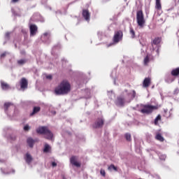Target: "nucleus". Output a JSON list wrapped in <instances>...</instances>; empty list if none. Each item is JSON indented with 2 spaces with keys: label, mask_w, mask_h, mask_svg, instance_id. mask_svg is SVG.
Returning a JSON list of instances; mask_svg holds the SVG:
<instances>
[{
  "label": "nucleus",
  "mask_w": 179,
  "mask_h": 179,
  "mask_svg": "<svg viewBox=\"0 0 179 179\" xmlns=\"http://www.w3.org/2000/svg\"><path fill=\"white\" fill-rule=\"evenodd\" d=\"M5 113L10 111V110H15V105L10 102H6L3 106Z\"/></svg>",
  "instance_id": "6e6552de"
},
{
  "label": "nucleus",
  "mask_w": 179,
  "mask_h": 179,
  "mask_svg": "<svg viewBox=\"0 0 179 179\" xmlns=\"http://www.w3.org/2000/svg\"><path fill=\"white\" fill-rule=\"evenodd\" d=\"M124 37V32L121 30H118L115 31V34L113 38V41L115 44H118L120 41H122V38Z\"/></svg>",
  "instance_id": "39448f33"
},
{
  "label": "nucleus",
  "mask_w": 179,
  "mask_h": 179,
  "mask_svg": "<svg viewBox=\"0 0 179 179\" xmlns=\"http://www.w3.org/2000/svg\"><path fill=\"white\" fill-rule=\"evenodd\" d=\"M164 113H167V110H164Z\"/></svg>",
  "instance_id": "ea45409f"
},
{
  "label": "nucleus",
  "mask_w": 179,
  "mask_h": 179,
  "mask_svg": "<svg viewBox=\"0 0 179 179\" xmlns=\"http://www.w3.org/2000/svg\"><path fill=\"white\" fill-rule=\"evenodd\" d=\"M171 75H172V76H179V67L173 69Z\"/></svg>",
  "instance_id": "6ab92c4d"
},
{
  "label": "nucleus",
  "mask_w": 179,
  "mask_h": 179,
  "mask_svg": "<svg viewBox=\"0 0 179 179\" xmlns=\"http://www.w3.org/2000/svg\"><path fill=\"white\" fill-rule=\"evenodd\" d=\"M70 162H71V164H72L73 166H75V167H80L81 166L80 162H78V157L76 156H72L70 158Z\"/></svg>",
  "instance_id": "1a4fd4ad"
},
{
  "label": "nucleus",
  "mask_w": 179,
  "mask_h": 179,
  "mask_svg": "<svg viewBox=\"0 0 179 179\" xmlns=\"http://www.w3.org/2000/svg\"><path fill=\"white\" fill-rule=\"evenodd\" d=\"M143 87H149L150 86V78H145L143 83Z\"/></svg>",
  "instance_id": "dca6fc26"
},
{
  "label": "nucleus",
  "mask_w": 179,
  "mask_h": 179,
  "mask_svg": "<svg viewBox=\"0 0 179 179\" xmlns=\"http://www.w3.org/2000/svg\"><path fill=\"white\" fill-rule=\"evenodd\" d=\"M155 9L162 10V0H155Z\"/></svg>",
  "instance_id": "f3484780"
},
{
  "label": "nucleus",
  "mask_w": 179,
  "mask_h": 179,
  "mask_svg": "<svg viewBox=\"0 0 179 179\" xmlns=\"http://www.w3.org/2000/svg\"><path fill=\"white\" fill-rule=\"evenodd\" d=\"M155 139H157V141H159V142H164V138L160 134H157L156 135Z\"/></svg>",
  "instance_id": "412c9836"
},
{
  "label": "nucleus",
  "mask_w": 179,
  "mask_h": 179,
  "mask_svg": "<svg viewBox=\"0 0 179 179\" xmlns=\"http://www.w3.org/2000/svg\"><path fill=\"white\" fill-rule=\"evenodd\" d=\"M11 2L13 3H16V2H19V0H12Z\"/></svg>",
  "instance_id": "e433bc0d"
},
{
  "label": "nucleus",
  "mask_w": 179,
  "mask_h": 179,
  "mask_svg": "<svg viewBox=\"0 0 179 179\" xmlns=\"http://www.w3.org/2000/svg\"><path fill=\"white\" fill-rule=\"evenodd\" d=\"M100 173L103 177H106V171H104V169H101Z\"/></svg>",
  "instance_id": "c85d7f7f"
},
{
  "label": "nucleus",
  "mask_w": 179,
  "mask_h": 179,
  "mask_svg": "<svg viewBox=\"0 0 179 179\" xmlns=\"http://www.w3.org/2000/svg\"><path fill=\"white\" fill-rule=\"evenodd\" d=\"M143 108L141 109L140 112L142 114H152L155 110H159V106H152L150 104H145L142 106Z\"/></svg>",
  "instance_id": "7ed1b4c3"
},
{
  "label": "nucleus",
  "mask_w": 179,
  "mask_h": 179,
  "mask_svg": "<svg viewBox=\"0 0 179 179\" xmlns=\"http://www.w3.org/2000/svg\"><path fill=\"white\" fill-rule=\"evenodd\" d=\"M134 93V97H135V94H136V92H135V91H133Z\"/></svg>",
  "instance_id": "58836bf2"
},
{
  "label": "nucleus",
  "mask_w": 179,
  "mask_h": 179,
  "mask_svg": "<svg viewBox=\"0 0 179 179\" xmlns=\"http://www.w3.org/2000/svg\"><path fill=\"white\" fill-rule=\"evenodd\" d=\"M41 108L40 106H35L33 108L32 113H30V117H33V115H36L38 113H40Z\"/></svg>",
  "instance_id": "ddd939ff"
},
{
  "label": "nucleus",
  "mask_w": 179,
  "mask_h": 179,
  "mask_svg": "<svg viewBox=\"0 0 179 179\" xmlns=\"http://www.w3.org/2000/svg\"><path fill=\"white\" fill-rule=\"evenodd\" d=\"M150 62V57H149V55H147L145 58H144V65L145 66H148L149 62Z\"/></svg>",
  "instance_id": "393cba45"
},
{
  "label": "nucleus",
  "mask_w": 179,
  "mask_h": 179,
  "mask_svg": "<svg viewBox=\"0 0 179 179\" xmlns=\"http://www.w3.org/2000/svg\"><path fill=\"white\" fill-rule=\"evenodd\" d=\"M50 150H51V146H50V145L45 143V146H44V149H43L44 153H48V152H50Z\"/></svg>",
  "instance_id": "4be33fe9"
},
{
  "label": "nucleus",
  "mask_w": 179,
  "mask_h": 179,
  "mask_svg": "<svg viewBox=\"0 0 179 179\" xmlns=\"http://www.w3.org/2000/svg\"><path fill=\"white\" fill-rule=\"evenodd\" d=\"M124 138L127 142H131L132 141V138L131 137V134L127 133L124 134Z\"/></svg>",
  "instance_id": "b1692460"
},
{
  "label": "nucleus",
  "mask_w": 179,
  "mask_h": 179,
  "mask_svg": "<svg viewBox=\"0 0 179 179\" xmlns=\"http://www.w3.org/2000/svg\"><path fill=\"white\" fill-rule=\"evenodd\" d=\"M159 121H162V115H158L157 117L155 119V125H157L159 124Z\"/></svg>",
  "instance_id": "5701e85b"
},
{
  "label": "nucleus",
  "mask_w": 179,
  "mask_h": 179,
  "mask_svg": "<svg viewBox=\"0 0 179 179\" xmlns=\"http://www.w3.org/2000/svg\"><path fill=\"white\" fill-rule=\"evenodd\" d=\"M130 34L131 36V38H135V31L132 28H130Z\"/></svg>",
  "instance_id": "cd10ccee"
},
{
  "label": "nucleus",
  "mask_w": 179,
  "mask_h": 179,
  "mask_svg": "<svg viewBox=\"0 0 179 179\" xmlns=\"http://www.w3.org/2000/svg\"><path fill=\"white\" fill-rule=\"evenodd\" d=\"M136 22L138 26L141 28L145 26V23H146V21L145 20V16L143 15V11L142 10H138L136 12Z\"/></svg>",
  "instance_id": "20e7f679"
},
{
  "label": "nucleus",
  "mask_w": 179,
  "mask_h": 179,
  "mask_svg": "<svg viewBox=\"0 0 179 179\" xmlns=\"http://www.w3.org/2000/svg\"><path fill=\"white\" fill-rule=\"evenodd\" d=\"M161 159H162V160H166V155H162Z\"/></svg>",
  "instance_id": "c9c22d12"
},
{
  "label": "nucleus",
  "mask_w": 179,
  "mask_h": 179,
  "mask_svg": "<svg viewBox=\"0 0 179 179\" xmlns=\"http://www.w3.org/2000/svg\"><path fill=\"white\" fill-rule=\"evenodd\" d=\"M21 89H27V86L29 85V82L25 78H22L20 82Z\"/></svg>",
  "instance_id": "9b49d317"
},
{
  "label": "nucleus",
  "mask_w": 179,
  "mask_h": 179,
  "mask_svg": "<svg viewBox=\"0 0 179 179\" xmlns=\"http://www.w3.org/2000/svg\"><path fill=\"white\" fill-rule=\"evenodd\" d=\"M46 78L51 80V79H52V76H51V75L46 76Z\"/></svg>",
  "instance_id": "72a5a7b5"
},
{
  "label": "nucleus",
  "mask_w": 179,
  "mask_h": 179,
  "mask_svg": "<svg viewBox=\"0 0 179 179\" xmlns=\"http://www.w3.org/2000/svg\"><path fill=\"white\" fill-rule=\"evenodd\" d=\"M83 16L87 22H89V20H90V13L89 12V10H83Z\"/></svg>",
  "instance_id": "f8f14e48"
},
{
  "label": "nucleus",
  "mask_w": 179,
  "mask_h": 179,
  "mask_svg": "<svg viewBox=\"0 0 179 179\" xmlns=\"http://www.w3.org/2000/svg\"><path fill=\"white\" fill-rule=\"evenodd\" d=\"M160 41H162V38L157 37L152 41V45H153V44L154 45H157L160 44Z\"/></svg>",
  "instance_id": "aec40b11"
},
{
  "label": "nucleus",
  "mask_w": 179,
  "mask_h": 179,
  "mask_svg": "<svg viewBox=\"0 0 179 179\" xmlns=\"http://www.w3.org/2000/svg\"><path fill=\"white\" fill-rule=\"evenodd\" d=\"M178 2H179V0H178Z\"/></svg>",
  "instance_id": "a19ab883"
},
{
  "label": "nucleus",
  "mask_w": 179,
  "mask_h": 179,
  "mask_svg": "<svg viewBox=\"0 0 179 179\" xmlns=\"http://www.w3.org/2000/svg\"><path fill=\"white\" fill-rule=\"evenodd\" d=\"M27 142L29 148H33V146H34V143H36V141H34L32 138H28L27 140Z\"/></svg>",
  "instance_id": "a211bd4d"
},
{
  "label": "nucleus",
  "mask_w": 179,
  "mask_h": 179,
  "mask_svg": "<svg viewBox=\"0 0 179 179\" xmlns=\"http://www.w3.org/2000/svg\"><path fill=\"white\" fill-rule=\"evenodd\" d=\"M1 89L3 90H10V89H11L10 85H9V84H8L5 82H1Z\"/></svg>",
  "instance_id": "4468645a"
},
{
  "label": "nucleus",
  "mask_w": 179,
  "mask_h": 179,
  "mask_svg": "<svg viewBox=\"0 0 179 179\" xmlns=\"http://www.w3.org/2000/svg\"><path fill=\"white\" fill-rule=\"evenodd\" d=\"M24 159H25L26 163H27V164H30V163H31V162H33V157L29 153H27L25 155Z\"/></svg>",
  "instance_id": "2eb2a0df"
},
{
  "label": "nucleus",
  "mask_w": 179,
  "mask_h": 179,
  "mask_svg": "<svg viewBox=\"0 0 179 179\" xmlns=\"http://www.w3.org/2000/svg\"><path fill=\"white\" fill-rule=\"evenodd\" d=\"M104 125V119L99 117L97 118L94 123L92 124V127L96 129L97 128H103Z\"/></svg>",
  "instance_id": "423d86ee"
},
{
  "label": "nucleus",
  "mask_w": 179,
  "mask_h": 179,
  "mask_svg": "<svg viewBox=\"0 0 179 179\" xmlns=\"http://www.w3.org/2000/svg\"><path fill=\"white\" fill-rule=\"evenodd\" d=\"M9 141H15L16 139V136H10L9 138H8Z\"/></svg>",
  "instance_id": "7c9ffc66"
},
{
  "label": "nucleus",
  "mask_w": 179,
  "mask_h": 179,
  "mask_svg": "<svg viewBox=\"0 0 179 179\" xmlns=\"http://www.w3.org/2000/svg\"><path fill=\"white\" fill-rule=\"evenodd\" d=\"M7 55H8L7 52H3V53H2V54L1 55V58H3V57H6Z\"/></svg>",
  "instance_id": "473e14b6"
},
{
  "label": "nucleus",
  "mask_w": 179,
  "mask_h": 179,
  "mask_svg": "<svg viewBox=\"0 0 179 179\" xmlns=\"http://www.w3.org/2000/svg\"><path fill=\"white\" fill-rule=\"evenodd\" d=\"M29 31H30V36L33 37L37 34V31H38V27L36 24H31L29 26Z\"/></svg>",
  "instance_id": "0eeeda50"
},
{
  "label": "nucleus",
  "mask_w": 179,
  "mask_h": 179,
  "mask_svg": "<svg viewBox=\"0 0 179 179\" xmlns=\"http://www.w3.org/2000/svg\"><path fill=\"white\" fill-rule=\"evenodd\" d=\"M21 54H22V55H24L26 54V52H21Z\"/></svg>",
  "instance_id": "4c0bfd02"
},
{
  "label": "nucleus",
  "mask_w": 179,
  "mask_h": 179,
  "mask_svg": "<svg viewBox=\"0 0 179 179\" xmlns=\"http://www.w3.org/2000/svg\"><path fill=\"white\" fill-rule=\"evenodd\" d=\"M52 167H57V164L55 162H52Z\"/></svg>",
  "instance_id": "f704fd0d"
},
{
  "label": "nucleus",
  "mask_w": 179,
  "mask_h": 179,
  "mask_svg": "<svg viewBox=\"0 0 179 179\" xmlns=\"http://www.w3.org/2000/svg\"><path fill=\"white\" fill-rule=\"evenodd\" d=\"M10 38V33L9 32L6 33V38H7V40H9Z\"/></svg>",
  "instance_id": "c756f323"
},
{
  "label": "nucleus",
  "mask_w": 179,
  "mask_h": 179,
  "mask_svg": "<svg viewBox=\"0 0 179 179\" xmlns=\"http://www.w3.org/2000/svg\"><path fill=\"white\" fill-rule=\"evenodd\" d=\"M36 134L45 135V139H48L49 141H52V138H54V134L47 126H40L38 127L36 129Z\"/></svg>",
  "instance_id": "f03ea898"
},
{
  "label": "nucleus",
  "mask_w": 179,
  "mask_h": 179,
  "mask_svg": "<svg viewBox=\"0 0 179 179\" xmlns=\"http://www.w3.org/2000/svg\"><path fill=\"white\" fill-rule=\"evenodd\" d=\"M69 92H71V84L66 80L62 81L55 89V94H57V96L68 94Z\"/></svg>",
  "instance_id": "f257e3e1"
},
{
  "label": "nucleus",
  "mask_w": 179,
  "mask_h": 179,
  "mask_svg": "<svg viewBox=\"0 0 179 179\" xmlns=\"http://www.w3.org/2000/svg\"><path fill=\"white\" fill-rule=\"evenodd\" d=\"M115 103L119 107H123L124 104H125V98L123 96H117Z\"/></svg>",
  "instance_id": "9d476101"
},
{
  "label": "nucleus",
  "mask_w": 179,
  "mask_h": 179,
  "mask_svg": "<svg viewBox=\"0 0 179 179\" xmlns=\"http://www.w3.org/2000/svg\"><path fill=\"white\" fill-rule=\"evenodd\" d=\"M108 170H114L115 171H118V169H117V166H115L114 164H110L108 168Z\"/></svg>",
  "instance_id": "a878e982"
},
{
  "label": "nucleus",
  "mask_w": 179,
  "mask_h": 179,
  "mask_svg": "<svg viewBox=\"0 0 179 179\" xmlns=\"http://www.w3.org/2000/svg\"><path fill=\"white\" fill-rule=\"evenodd\" d=\"M27 60L26 59H20L17 61L18 65H24L26 64Z\"/></svg>",
  "instance_id": "bb28decb"
},
{
  "label": "nucleus",
  "mask_w": 179,
  "mask_h": 179,
  "mask_svg": "<svg viewBox=\"0 0 179 179\" xmlns=\"http://www.w3.org/2000/svg\"><path fill=\"white\" fill-rule=\"evenodd\" d=\"M29 129H30V127H29L28 124L24 127V131H29Z\"/></svg>",
  "instance_id": "2f4dec72"
}]
</instances>
